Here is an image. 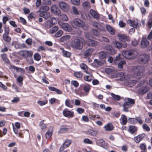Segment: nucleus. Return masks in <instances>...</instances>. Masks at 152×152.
<instances>
[{"instance_id": "59", "label": "nucleus", "mask_w": 152, "mask_h": 152, "mask_svg": "<svg viewBox=\"0 0 152 152\" xmlns=\"http://www.w3.org/2000/svg\"><path fill=\"white\" fill-rule=\"evenodd\" d=\"M126 62L125 61H121L118 64V67L120 69H122L123 68V65L126 64Z\"/></svg>"}, {"instance_id": "6", "label": "nucleus", "mask_w": 152, "mask_h": 152, "mask_svg": "<svg viewBox=\"0 0 152 152\" xmlns=\"http://www.w3.org/2000/svg\"><path fill=\"white\" fill-rule=\"evenodd\" d=\"M71 46L73 48L80 50L83 47V45L81 44L79 39H75L73 40L71 43Z\"/></svg>"}, {"instance_id": "49", "label": "nucleus", "mask_w": 152, "mask_h": 152, "mask_svg": "<svg viewBox=\"0 0 152 152\" xmlns=\"http://www.w3.org/2000/svg\"><path fill=\"white\" fill-rule=\"evenodd\" d=\"M89 118L91 120L94 121L96 119H99L100 118V117L98 115H90Z\"/></svg>"}, {"instance_id": "47", "label": "nucleus", "mask_w": 152, "mask_h": 152, "mask_svg": "<svg viewBox=\"0 0 152 152\" xmlns=\"http://www.w3.org/2000/svg\"><path fill=\"white\" fill-rule=\"evenodd\" d=\"M60 15H58V16L60 17V18L63 20L67 21L68 20V18L67 16L64 14H61L60 12Z\"/></svg>"}, {"instance_id": "34", "label": "nucleus", "mask_w": 152, "mask_h": 152, "mask_svg": "<svg viewBox=\"0 0 152 152\" xmlns=\"http://www.w3.org/2000/svg\"><path fill=\"white\" fill-rule=\"evenodd\" d=\"M53 129V127H50L48 131L46 133L45 136L47 139H49L52 135Z\"/></svg>"}, {"instance_id": "5", "label": "nucleus", "mask_w": 152, "mask_h": 152, "mask_svg": "<svg viewBox=\"0 0 152 152\" xmlns=\"http://www.w3.org/2000/svg\"><path fill=\"white\" fill-rule=\"evenodd\" d=\"M123 56L125 58L131 59L135 58L137 55V52L135 50L124 51L122 53Z\"/></svg>"}, {"instance_id": "10", "label": "nucleus", "mask_w": 152, "mask_h": 152, "mask_svg": "<svg viewBox=\"0 0 152 152\" xmlns=\"http://www.w3.org/2000/svg\"><path fill=\"white\" fill-rule=\"evenodd\" d=\"M59 26L61 28L67 32L70 31L72 29V28L68 23H61L59 24Z\"/></svg>"}, {"instance_id": "18", "label": "nucleus", "mask_w": 152, "mask_h": 152, "mask_svg": "<svg viewBox=\"0 0 152 152\" xmlns=\"http://www.w3.org/2000/svg\"><path fill=\"white\" fill-rule=\"evenodd\" d=\"M21 55L25 58H28L29 56L31 57L33 55V53L31 51L23 50L21 51Z\"/></svg>"}, {"instance_id": "54", "label": "nucleus", "mask_w": 152, "mask_h": 152, "mask_svg": "<svg viewBox=\"0 0 152 152\" xmlns=\"http://www.w3.org/2000/svg\"><path fill=\"white\" fill-rule=\"evenodd\" d=\"M89 133L91 135L93 136H95L97 134V131L93 130H90L89 131Z\"/></svg>"}, {"instance_id": "2", "label": "nucleus", "mask_w": 152, "mask_h": 152, "mask_svg": "<svg viewBox=\"0 0 152 152\" xmlns=\"http://www.w3.org/2000/svg\"><path fill=\"white\" fill-rule=\"evenodd\" d=\"M145 71L143 67L140 66H134L132 69L133 73V77L140 78L143 75V72Z\"/></svg>"}, {"instance_id": "15", "label": "nucleus", "mask_w": 152, "mask_h": 152, "mask_svg": "<svg viewBox=\"0 0 152 152\" xmlns=\"http://www.w3.org/2000/svg\"><path fill=\"white\" fill-rule=\"evenodd\" d=\"M65 105L67 107L72 108L74 106V101L73 99H67L65 101Z\"/></svg>"}, {"instance_id": "42", "label": "nucleus", "mask_w": 152, "mask_h": 152, "mask_svg": "<svg viewBox=\"0 0 152 152\" xmlns=\"http://www.w3.org/2000/svg\"><path fill=\"white\" fill-rule=\"evenodd\" d=\"M82 6L85 9L90 7V3L88 1H86L83 3Z\"/></svg>"}, {"instance_id": "14", "label": "nucleus", "mask_w": 152, "mask_h": 152, "mask_svg": "<svg viewBox=\"0 0 152 152\" xmlns=\"http://www.w3.org/2000/svg\"><path fill=\"white\" fill-rule=\"evenodd\" d=\"M95 51V49L92 48H90L87 49L85 51L84 56L85 57H90L92 53Z\"/></svg>"}, {"instance_id": "32", "label": "nucleus", "mask_w": 152, "mask_h": 152, "mask_svg": "<svg viewBox=\"0 0 152 152\" xmlns=\"http://www.w3.org/2000/svg\"><path fill=\"white\" fill-rule=\"evenodd\" d=\"M149 44L148 41L146 38H143L141 42V46L142 48H145L147 47Z\"/></svg>"}, {"instance_id": "56", "label": "nucleus", "mask_w": 152, "mask_h": 152, "mask_svg": "<svg viewBox=\"0 0 152 152\" xmlns=\"http://www.w3.org/2000/svg\"><path fill=\"white\" fill-rule=\"evenodd\" d=\"M23 78L21 76H19L17 78V80L18 82L20 83L19 84V86H21L22 85V81H23Z\"/></svg>"}, {"instance_id": "29", "label": "nucleus", "mask_w": 152, "mask_h": 152, "mask_svg": "<svg viewBox=\"0 0 152 152\" xmlns=\"http://www.w3.org/2000/svg\"><path fill=\"white\" fill-rule=\"evenodd\" d=\"M93 26L99 30L103 31L104 30V28L100 24L96 21H94L93 23Z\"/></svg>"}, {"instance_id": "41", "label": "nucleus", "mask_w": 152, "mask_h": 152, "mask_svg": "<svg viewBox=\"0 0 152 152\" xmlns=\"http://www.w3.org/2000/svg\"><path fill=\"white\" fill-rule=\"evenodd\" d=\"M80 68L86 72V73H88L87 71V66L84 63H81L80 64Z\"/></svg>"}, {"instance_id": "1", "label": "nucleus", "mask_w": 152, "mask_h": 152, "mask_svg": "<svg viewBox=\"0 0 152 152\" xmlns=\"http://www.w3.org/2000/svg\"><path fill=\"white\" fill-rule=\"evenodd\" d=\"M148 83L145 80L141 82L137 85V87L139 88L137 91V92L140 94H143L146 93L149 89L148 86Z\"/></svg>"}, {"instance_id": "40", "label": "nucleus", "mask_w": 152, "mask_h": 152, "mask_svg": "<svg viewBox=\"0 0 152 152\" xmlns=\"http://www.w3.org/2000/svg\"><path fill=\"white\" fill-rule=\"evenodd\" d=\"M44 120L41 121L39 124V127L41 128V129L43 131L45 130L47 126L44 123Z\"/></svg>"}, {"instance_id": "61", "label": "nucleus", "mask_w": 152, "mask_h": 152, "mask_svg": "<svg viewBox=\"0 0 152 152\" xmlns=\"http://www.w3.org/2000/svg\"><path fill=\"white\" fill-rule=\"evenodd\" d=\"M27 61L29 64H32L34 63L33 59L31 57H29L27 58Z\"/></svg>"}, {"instance_id": "36", "label": "nucleus", "mask_w": 152, "mask_h": 152, "mask_svg": "<svg viewBox=\"0 0 152 152\" xmlns=\"http://www.w3.org/2000/svg\"><path fill=\"white\" fill-rule=\"evenodd\" d=\"M129 132L132 134H133L137 130V127L135 126H130L129 127Z\"/></svg>"}, {"instance_id": "4", "label": "nucleus", "mask_w": 152, "mask_h": 152, "mask_svg": "<svg viewBox=\"0 0 152 152\" xmlns=\"http://www.w3.org/2000/svg\"><path fill=\"white\" fill-rule=\"evenodd\" d=\"M124 100L126 101L123 104V110L124 112H127L129 111V109L134 104L135 101L134 99L130 98H125Z\"/></svg>"}, {"instance_id": "16", "label": "nucleus", "mask_w": 152, "mask_h": 152, "mask_svg": "<svg viewBox=\"0 0 152 152\" xmlns=\"http://www.w3.org/2000/svg\"><path fill=\"white\" fill-rule=\"evenodd\" d=\"M104 49L107 51V53L113 55L115 53V52L113 48L110 45H107L104 48Z\"/></svg>"}, {"instance_id": "3", "label": "nucleus", "mask_w": 152, "mask_h": 152, "mask_svg": "<svg viewBox=\"0 0 152 152\" xmlns=\"http://www.w3.org/2000/svg\"><path fill=\"white\" fill-rule=\"evenodd\" d=\"M71 23L73 27L81 28L84 30H86L88 28V27L85 25L84 22L78 18L73 19Z\"/></svg>"}, {"instance_id": "57", "label": "nucleus", "mask_w": 152, "mask_h": 152, "mask_svg": "<svg viewBox=\"0 0 152 152\" xmlns=\"http://www.w3.org/2000/svg\"><path fill=\"white\" fill-rule=\"evenodd\" d=\"M41 9L42 11L41 12H47L50 9L49 7L47 6H44Z\"/></svg>"}, {"instance_id": "28", "label": "nucleus", "mask_w": 152, "mask_h": 152, "mask_svg": "<svg viewBox=\"0 0 152 152\" xmlns=\"http://www.w3.org/2000/svg\"><path fill=\"white\" fill-rule=\"evenodd\" d=\"M90 13L91 15L96 19H99V14L93 10L91 9L90 11Z\"/></svg>"}, {"instance_id": "26", "label": "nucleus", "mask_w": 152, "mask_h": 152, "mask_svg": "<svg viewBox=\"0 0 152 152\" xmlns=\"http://www.w3.org/2000/svg\"><path fill=\"white\" fill-rule=\"evenodd\" d=\"M91 88V86L88 84H86L83 86V90L87 95Z\"/></svg>"}, {"instance_id": "50", "label": "nucleus", "mask_w": 152, "mask_h": 152, "mask_svg": "<svg viewBox=\"0 0 152 152\" xmlns=\"http://www.w3.org/2000/svg\"><path fill=\"white\" fill-rule=\"evenodd\" d=\"M34 60L37 61H39L41 58L40 55L37 53L34 54Z\"/></svg>"}, {"instance_id": "62", "label": "nucleus", "mask_w": 152, "mask_h": 152, "mask_svg": "<svg viewBox=\"0 0 152 152\" xmlns=\"http://www.w3.org/2000/svg\"><path fill=\"white\" fill-rule=\"evenodd\" d=\"M72 3L76 5H79L80 4V0H71Z\"/></svg>"}, {"instance_id": "37", "label": "nucleus", "mask_w": 152, "mask_h": 152, "mask_svg": "<svg viewBox=\"0 0 152 152\" xmlns=\"http://www.w3.org/2000/svg\"><path fill=\"white\" fill-rule=\"evenodd\" d=\"M9 34H4L3 35V39L6 42H10L11 38L9 36Z\"/></svg>"}, {"instance_id": "43", "label": "nucleus", "mask_w": 152, "mask_h": 152, "mask_svg": "<svg viewBox=\"0 0 152 152\" xmlns=\"http://www.w3.org/2000/svg\"><path fill=\"white\" fill-rule=\"evenodd\" d=\"M1 56L3 61L6 63H8L9 62V60L7 58V55L6 54H3L1 55Z\"/></svg>"}, {"instance_id": "19", "label": "nucleus", "mask_w": 152, "mask_h": 152, "mask_svg": "<svg viewBox=\"0 0 152 152\" xmlns=\"http://www.w3.org/2000/svg\"><path fill=\"white\" fill-rule=\"evenodd\" d=\"M71 143V141L70 140H67L64 143L63 145L61 146L60 148V151H63L64 148H66L68 147Z\"/></svg>"}, {"instance_id": "46", "label": "nucleus", "mask_w": 152, "mask_h": 152, "mask_svg": "<svg viewBox=\"0 0 152 152\" xmlns=\"http://www.w3.org/2000/svg\"><path fill=\"white\" fill-rule=\"evenodd\" d=\"M67 130L68 129L65 126H63L60 129L58 132L59 133H62L66 132Z\"/></svg>"}, {"instance_id": "51", "label": "nucleus", "mask_w": 152, "mask_h": 152, "mask_svg": "<svg viewBox=\"0 0 152 152\" xmlns=\"http://www.w3.org/2000/svg\"><path fill=\"white\" fill-rule=\"evenodd\" d=\"M110 95L116 100L119 101L120 99V96L118 95H115L113 93H111Z\"/></svg>"}, {"instance_id": "33", "label": "nucleus", "mask_w": 152, "mask_h": 152, "mask_svg": "<svg viewBox=\"0 0 152 152\" xmlns=\"http://www.w3.org/2000/svg\"><path fill=\"white\" fill-rule=\"evenodd\" d=\"M99 56L100 59L105 58L107 56V53L104 51H101L99 53Z\"/></svg>"}, {"instance_id": "38", "label": "nucleus", "mask_w": 152, "mask_h": 152, "mask_svg": "<svg viewBox=\"0 0 152 152\" xmlns=\"http://www.w3.org/2000/svg\"><path fill=\"white\" fill-rule=\"evenodd\" d=\"M60 49L62 50V53L64 56L68 58L70 57L71 55V54L70 53L65 50L63 48H61Z\"/></svg>"}, {"instance_id": "53", "label": "nucleus", "mask_w": 152, "mask_h": 152, "mask_svg": "<svg viewBox=\"0 0 152 152\" xmlns=\"http://www.w3.org/2000/svg\"><path fill=\"white\" fill-rule=\"evenodd\" d=\"M76 111L78 114H81L84 112V110L82 108L78 107L76 109Z\"/></svg>"}, {"instance_id": "30", "label": "nucleus", "mask_w": 152, "mask_h": 152, "mask_svg": "<svg viewBox=\"0 0 152 152\" xmlns=\"http://www.w3.org/2000/svg\"><path fill=\"white\" fill-rule=\"evenodd\" d=\"M104 128L106 131H110L113 129V124L111 123L107 124L104 126Z\"/></svg>"}, {"instance_id": "63", "label": "nucleus", "mask_w": 152, "mask_h": 152, "mask_svg": "<svg viewBox=\"0 0 152 152\" xmlns=\"http://www.w3.org/2000/svg\"><path fill=\"white\" fill-rule=\"evenodd\" d=\"M71 84L75 87H77L79 86L78 82L75 80H72L71 81Z\"/></svg>"}, {"instance_id": "11", "label": "nucleus", "mask_w": 152, "mask_h": 152, "mask_svg": "<svg viewBox=\"0 0 152 152\" xmlns=\"http://www.w3.org/2000/svg\"><path fill=\"white\" fill-rule=\"evenodd\" d=\"M137 122L141 124L142 123V120L139 118L137 117L136 118H130L128 119V123L130 124H135Z\"/></svg>"}, {"instance_id": "24", "label": "nucleus", "mask_w": 152, "mask_h": 152, "mask_svg": "<svg viewBox=\"0 0 152 152\" xmlns=\"http://www.w3.org/2000/svg\"><path fill=\"white\" fill-rule=\"evenodd\" d=\"M87 74L88 75L84 76V80L86 81L90 82L94 79V77L91 72H88V73Z\"/></svg>"}, {"instance_id": "35", "label": "nucleus", "mask_w": 152, "mask_h": 152, "mask_svg": "<svg viewBox=\"0 0 152 152\" xmlns=\"http://www.w3.org/2000/svg\"><path fill=\"white\" fill-rule=\"evenodd\" d=\"M106 28L110 34L113 35L115 34V31L114 29L110 25H107L106 26Z\"/></svg>"}, {"instance_id": "21", "label": "nucleus", "mask_w": 152, "mask_h": 152, "mask_svg": "<svg viewBox=\"0 0 152 152\" xmlns=\"http://www.w3.org/2000/svg\"><path fill=\"white\" fill-rule=\"evenodd\" d=\"M118 75L120 77V80L122 81L127 80L128 77L129 76V75H128L126 76L125 73L124 72L118 73Z\"/></svg>"}, {"instance_id": "55", "label": "nucleus", "mask_w": 152, "mask_h": 152, "mask_svg": "<svg viewBox=\"0 0 152 152\" xmlns=\"http://www.w3.org/2000/svg\"><path fill=\"white\" fill-rule=\"evenodd\" d=\"M57 20L56 19L55 17H53L51 18V21H50V27H51L54 24L56 23Z\"/></svg>"}, {"instance_id": "17", "label": "nucleus", "mask_w": 152, "mask_h": 152, "mask_svg": "<svg viewBox=\"0 0 152 152\" xmlns=\"http://www.w3.org/2000/svg\"><path fill=\"white\" fill-rule=\"evenodd\" d=\"M149 56L146 54H143L139 56V59L142 62L145 63L149 59Z\"/></svg>"}, {"instance_id": "25", "label": "nucleus", "mask_w": 152, "mask_h": 152, "mask_svg": "<svg viewBox=\"0 0 152 152\" xmlns=\"http://www.w3.org/2000/svg\"><path fill=\"white\" fill-rule=\"evenodd\" d=\"M39 15L40 16L45 19L49 18L50 16V13L48 12H41Z\"/></svg>"}, {"instance_id": "22", "label": "nucleus", "mask_w": 152, "mask_h": 152, "mask_svg": "<svg viewBox=\"0 0 152 152\" xmlns=\"http://www.w3.org/2000/svg\"><path fill=\"white\" fill-rule=\"evenodd\" d=\"M20 124L18 122H16L15 123V126L13 124H12L13 131L15 134H18V129L20 128Z\"/></svg>"}, {"instance_id": "39", "label": "nucleus", "mask_w": 152, "mask_h": 152, "mask_svg": "<svg viewBox=\"0 0 152 152\" xmlns=\"http://www.w3.org/2000/svg\"><path fill=\"white\" fill-rule=\"evenodd\" d=\"M143 137L144 136L142 135H138L134 138V140L136 143H138L142 139Z\"/></svg>"}, {"instance_id": "23", "label": "nucleus", "mask_w": 152, "mask_h": 152, "mask_svg": "<svg viewBox=\"0 0 152 152\" xmlns=\"http://www.w3.org/2000/svg\"><path fill=\"white\" fill-rule=\"evenodd\" d=\"M87 43L88 45L92 47H95L98 44L97 41L90 39H89L87 41Z\"/></svg>"}, {"instance_id": "20", "label": "nucleus", "mask_w": 152, "mask_h": 152, "mask_svg": "<svg viewBox=\"0 0 152 152\" xmlns=\"http://www.w3.org/2000/svg\"><path fill=\"white\" fill-rule=\"evenodd\" d=\"M9 69L11 71L13 70H15L17 72H20L21 73H24V70L21 68H18L14 66L10 65L9 66Z\"/></svg>"}, {"instance_id": "60", "label": "nucleus", "mask_w": 152, "mask_h": 152, "mask_svg": "<svg viewBox=\"0 0 152 152\" xmlns=\"http://www.w3.org/2000/svg\"><path fill=\"white\" fill-rule=\"evenodd\" d=\"M63 31L61 30H59L55 34V36L56 37H60L63 34Z\"/></svg>"}, {"instance_id": "12", "label": "nucleus", "mask_w": 152, "mask_h": 152, "mask_svg": "<svg viewBox=\"0 0 152 152\" xmlns=\"http://www.w3.org/2000/svg\"><path fill=\"white\" fill-rule=\"evenodd\" d=\"M117 36L119 38V40L121 42H128L130 40L129 37L125 34H118Z\"/></svg>"}, {"instance_id": "13", "label": "nucleus", "mask_w": 152, "mask_h": 152, "mask_svg": "<svg viewBox=\"0 0 152 152\" xmlns=\"http://www.w3.org/2000/svg\"><path fill=\"white\" fill-rule=\"evenodd\" d=\"M59 6L60 9L64 12H66L69 10V7L67 4L63 1L59 3Z\"/></svg>"}, {"instance_id": "48", "label": "nucleus", "mask_w": 152, "mask_h": 152, "mask_svg": "<svg viewBox=\"0 0 152 152\" xmlns=\"http://www.w3.org/2000/svg\"><path fill=\"white\" fill-rule=\"evenodd\" d=\"M58 30V27L57 26L52 27L50 30V32L51 34H53Z\"/></svg>"}, {"instance_id": "52", "label": "nucleus", "mask_w": 152, "mask_h": 152, "mask_svg": "<svg viewBox=\"0 0 152 152\" xmlns=\"http://www.w3.org/2000/svg\"><path fill=\"white\" fill-rule=\"evenodd\" d=\"M114 44L115 46L118 49L121 48L122 47L121 43L118 41H115Z\"/></svg>"}, {"instance_id": "58", "label": "nucleus", "mask_w": 152, "mask_h": 152, "mask_svg": "<svg viewBox=\"0 0 152 152\" xmlns=\"http://www.w3.org/2000/svg\"><path fill=\"white\" fill-rule=\"evenodd\" d=\"M38 104H39L40 106H42L45 105L48 103L47 101H38L37 102Z\"/></svg>"}, {"instance_id": "45", "label": "nucleus", "mask_w": 152, "mask_h": 152, "mask_svg": "<svg viewBox=\"0 0 152 152\" xmlns=\"http://www.w3.org/2000/svg\"><path fill=\"white\" fill-rule=\"evenodd\" d=\"M75 76L77 78H80L83 76V73L81 72H77L74 73Z\"/></svg>"}, {"instance_id": "8", "label": "nucleus", "mask_w": 152, "mask_h": 152, "mask_svg": "<svg viewBox=\"0 0 152 152\" xmlns=\"http://www.w3.org/2000/svg\"><path fill=\"white\" fill-rule=\"evenodd\" d=\"M63 115L68 118H71L74 116V113L67 108L65 109L62 112Z\"/></svg>"}, {"instance_id": "7", "label": "nucleus", "mask_w": 152, "mask_h": 152, "mask_svg": "<svg viewBox=\"0 0 152 152\" xmlns=\"http://www.w3.org/2000/svg\"><path fill=\"white\" fill-rule=\"evenodd\" d=\"M127 23L133 27L136 28H139L140 26V21H139L137 20H129L127 21Z\"/></svg>"}, {"instance_id": "44", "label": "nucleus", "mask_w": 152, "mask_h": 152, "mask_svg": "<svg viewBox=\"0 0 152 152\" xmlns=\"http://www.w3.org/2000/svg\"><path fill=\"white\" fill-rule=\"evenodd\" d=\"M70 38V36L69 35H66L63 36L61 37V41L62 42H64L65 41H67Z\"/></svg>"}, {"instance_id": "64", "label": "nucleus", "mask_w": 152, "mask_h": 152, "mask_svg": "<svg viewBox=\"0 0 152 152\" xmlns=\"http://www.w3.org/2000/svg\"><path fill=\"white\" fill-rule=\"evenodd\" d=\"M148 25L149 28H151L152 25V18H150L148 22Z\"/></svg>"}, {"instance_id": "31", "label": "nucleus", "mask_w": 152, "mask_h": 152, "mask_svg": "<svg viewBox=\"0 0 152 152\" xmlns=\"http://www.w3.org/2000/svg\"><path fill=\"white\" fill-rule=\"evenodd\" d=\"M121 123L123 125H125L127 122V118L124 115H121L120 119Z\"/></svg>"}, {"instance_id": "9", "label": "nucleus", "mask_w": 152, "mask_h": 152, "mask_svg": "<svg viewBox=\"0 0 152 152\" xmlns=\"http://www.w3.org/2000/svg\"><path fill=\"white\" fill-rule=\"evenodd\" d=\"M50 11L54 15L57 16L60 15L61 10L56 5H52L51 6Z\"/></svg>"}, {"instance_id": "27", "label": "nucleus", "mask_w": 152, "mask_h": 152, "mask_svg": "<svg viewBox=\"0 0 152 152\" xmlns=\"http://www.w3.org/2000/svg\"><path fill=\"white\" fill-rule=\"evenodd\" d=\"M129 76L128 77V80H126L127 81L126 84L128 86L132 87L135 84L136 81L135 80L129 79Z\"/></svg>"}]
</instances>
